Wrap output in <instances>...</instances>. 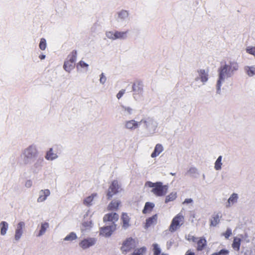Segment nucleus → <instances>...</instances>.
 <instances>
[{
	"label": "nucleus",
	"mask_w": 255,
	"mask_h": 255,
	"mask_svg": "<svg viewBox=\"0 0 255 255\" xmlns=\"http://www.w3.org/2000/svg\"><path fill=\"white\" fill-rule=\"evenodd\" d=\"M39 58L41 59V60H43L45 58V55H41L39 56Z\"/></svg>",
	"instance_id": "53"
},
{
	"label": "nucleus",
	"mask_w": 255,
	"mask_h": 255,
	"mask_svg": "<svg viewBox=\"0 0 255 255\" xmlns=\"http://www.w3.org/2000/svg\"><path fill=\"white\" fill-rule=\"evenodd\" d=\"M119 218V215L116 213H110L106 214L103 218V221L105 223L110 225H116L115 223L118 221Z\"/></svg>",
	"instance_id": "11"
},
{
	"label": "nucleus",
	"mask_w": 255,
	"mask_h": 255,
	"mask_svg": "<svg viewBox=\"0 0 255 255\" xmlns=\"http://www.w3.org/2000/svg\"><path fill=\"white\" fill-rule=\"evenodd\" d=\"M125 90H122L120 91L119 92L117 95V98L118 99H120V98H122V97L123 96V95L125 94Z\"/></svg>",
	"instance_id": "51"
},
{
	"label": "nucleus",
	"mask_w": 255,
	"mask_h": 255,
	"mask_svg": "<svg viewBox=\"0 0 255 255\" xmlns=\"http://www.w3.org/2000/svg\"><path fill=\"white\" fill-rule=\"evenodd\" d=\"M46 41L45 38H41L39 43V48L42 50H44L46 48Z\"/></svg>",
	"instance_id": "40"
},
{
	"label": "nucleus",
	"mask_w": 255,
	"mask_h": 255,
	"mask_svg": "<svg viewBox=\"0 0 255 255\" xmlns=\"http://www.w3.org/2000/svg\"><path fill=\"white\" fill-rule=\"evenodd\" d=\"M25 223L23 221H21L17 224L14 235V239L16 241H19L23 233V229L25 228Z\"/></svg>",
	"instance_id": "13"
},
{
	"label": "nucleus",
	"mask_w": 255,
	"mask_h": 255,
	"mask_svg": "<svg viewBox=\"0 0 255 255\" xmlns=\"http://www.w3.org/2000/svg\"><path fill=\"white\" fill-rule=\"evenodd\" d=\"M244 70L246 74L250 77H252L255 75V65L249 66H245Z\"/></svg>",
	"instance_id": "25"
},
{
	"label": "nucleus",
	"mask_w": 255,
	"mask_h": 255,
	"mask_svg": "<svg viewBox=\"0 0 255 255\" xmlns=\"http://www.w3.org/2000/svg\"><path fill=\"white\" fill-rule=\"evenodd\" d=\"M121 201L119 200H114L112 201L108 206V210L111 211H117L118 209Z\"/></svg>",
	"instance_id": "23"
},
{
	"label": "nucleus",
	"mask_w": 255,
	"mask_h": 255,
	"mask_svg": "<svg viewBox=\"0 0 255 255\" xmlns=\"http://www.w3.org/2000/svg\"><path fill=\"white\" fill-rule=\"evenodd\" d=\"M184 223V217L179 213L173 218L171 223L169 227V231L171 232H174L178 230Z\"/></svg>",
	"instance_id": "7"
},
{
	"label": "nucleus",
	"mask_w": 255,
	"mask_h": 255,
	"mask_svg": "<svg viewBox=\"0 0 255 255\" xmlns=\"http://www.w3.org/2000/svg\"><path fill=\"white\" fill-rule=\"evenodd\" d=\"M92 227V223L91 221H84L82 223L81 227V230L82 232L86 231L90 229Z\"/></svg>",
	"instance_id": "34"
},
{
	"label": "nucleus",
	"mask_w": 255,
	"mask_h": 255,
	"mask_svg": "<svg viewBox=\"0 0 255 255\" xmlns=\"http://www.w3.org/2000/svg\"><path fill=\"white\" fill-rule=\"evenodd\" d=\"M198 76L195 78V82H198L199 80H201L204 85L208 80V74L207 72L205 70L200 69L198 71Z\"/></svg>",
	"instance_id": "15"
},
{
	"label": "nucleus",
	"mask_w": 255,
	"mask_h": 255,
	"mask_svg": "<svg viewBox=\"0 0 255 255\" xmlns=\"http://www.w3.org/2000/svg\"><path fill=\"white\" fill-rule=\"evenodd\" d=\"M157 215H154L150 218L147 219L146 221V224L145 225V228H147L151 226L154 225L157 223Z\"/></svg>",
	"instance_id": "22"
},
{
	"label": "nucleus",
	"mask_w": 255,
	"mask_h": 255,
	"mask_svg": "<svg viewBox=\"0 0 255 255\" xmlns=\"http://www.w3.org/2000/svg\"><path fill=\"white\" fill-rule=\"evenodd\" d=\"M76 58V51L74 50L68 55L63 65V68L66 71L70 73L71 71L74 69Z\"/></svg>",
	"instance_id": "5"
},
{
	"label": "nucleus",
	"mask_w": 255,
	"mask_h": 255,
	"mask_svg": "<svg viewBox=\"0 0 255 255\" xmlns=\"http://www.w3.org/2000/svg\"><path fill=\"white\" fill-rule=\"evenodd\" d=\"M105 226L101 228L100 234L105 236L110 237L112 233L116 230V225H110L107 223H105Z\"/></svg>",
	"instance_id": "10"
},
{
	"label": "nucleus",
	"mask_w": 255,
	"mask_h": 255,
	"mask_svg": "<svg viewBox=\"0 0 255 255\" xmlns=\"http://www.w3.org/2000/svg\"><path fill=\"white\" fill-rule=\"evenodd\" d=\"M217 255H228L229 251L227 250H222L218 253H216Z\"/></svg>",
	"instance_id": "49"
},
{
	"label": "nucleus",
	"mask_w": 255,
	"mask_h": 255,
	"mask_svg": "<svg viewBox=\"0 0 255 255\" xmlns=\"http://www.w3.org/2000/svg\"><path fill=\"white\" fill-rule=\"evenodd\" d=\"M216 255V253H214V254H213V255Z\"/></svg>",
	"instance_id": "57"
},
{
	"label": "nucleus",
	"mask_w": 255,
	"mask_h": 255,
	"mask_svg": "<svg viewBox=\"0 0 255 255\" xmlns=\"http://www.w3.org/2000/svg\"><path fill=\"white\" fill-rule=\"evenodd\" d=\"M203 176V179H205V174H203V176Z\"/></svg>",
	"instance_id": "55"
},
{
	"label": "nucleus",
	"mask_w": 255,
	"mask_h": 255,
	"mask_svg": "<svg viewBox=\"0 0 255 255\" xmlns=\"http://www.w3.org/2000/svg\"><path fill=\"white\" fill-rule=\"evenodd\" d=\"M154 207V204L153 203L146 202L142 211L143 213L145 214L147 212H150Z\"/></svg>",
	"instance_id": "35"
},
{
	"label": "nucleus",
	"mask_w": 255,
	"mask_h": 255,
	"mask_svg": "<svg viewBox=\"0 0 255 255\" xmlns=\"http://www.w3.org/2000/svg\"><path fill=\"white\" fill-rule=\"evenodd\" d=\"M170 174H171L172 175H174L175 173H171Z\"/></svg>",
	"instance_id": "56"
},
{
	"label": "nucleus",
	"mask_w": 255,
	"mask_h": 255,
	"mask_svg": "<svg viewBox=\"0 0 255 255\" xmlns=\"http://www.w3.org/2000/svg\"><path fill=\"white\" fill-rule=\"evenodd\" d=\"M50 194V191L49 189L41 190L39 192V197L37 201L38 203L43 202L45 201Z\"/></svg>",
	"instance_id": "16"
},
{
	"label": "nucleus",
	"mask_w": 255,
	"mask_h": 255,
	"mask_svg": "<svg viewBox=\"0 0 255 255\" xmlns=\"http://www.w3.org/2000/svg\"><path fill=\"white\" fill-rule=\"evenodd\" d=\"M239 65L235 61H229L228 63H225L218 69V79L217 82L216 88L217 93L220 94L221 93V87L225 79L232 77L235 72L238 70Z\"/></svg>",
	"instance_id": "1"
},
{
	"label": "nucleus",
	"mask_w": 255,
	"mask_h": 255,
	"mask_svg": "<svg viewBox=\"0 0 255 255\" xmlns=\"http://www.w3.org/2000/svg\"><path fill=\"white\" fill-rule=\"evenodd\" d=\"M132 90L134 92L138 94H140L142 91V88L139 85H136L135 84H133L132 86Z\"/></svg>",
	"instance_id": "43"
},
{
	"label": "nucleus",
	"mask_w": 255,
	"mask_h": 255,
	"mask_svg": "<svg viewBox=\"0 0 255 255\" xmlns=\"http://www.w3.org/2000/svg\"><path fill=\"white\" fill-rule=\"evenodd\" d=\"M129 11L122 9L117 12L116 16V21L120 26L126 25L129 21Z\"/></svg>",
	"instance_id": "6"
},
{
	"label": "nucleus",
	"mask_w": 255,
	"mask_h": 255,
	"mask_svg": "<svg viewBox=\"0 0 255 255\" xmlns=\"http://www.w3.org/2000/svg\"><path fill=\"white\" fill-rule=\"evenodd\" d=\"M43 160L38 159L31 166V169L33 173H37L41 169L42 166Z\"/></svg>",
	"instance_id": "19"
},
{
	"label": "nucleus",
	"mask_w": 255,
	"mask_h": 255,
	"mask_svg": "<svg viewBox=\"0 0 255 255\" xmlns=\"http://www.w3.org/2000/svg\"><path fill=\"white\" fill-rule=\"evenodd\" d=\"M222 156L220 155L215 161L214 168L216 170H220L222 169Z\"/></svg>",
	"instance_id": "36"
},
{
	"label": "nucleus",
	"mask_w": 255,
	"mask_h": 255,
	"mask_svg": "<svg viewBox=\"0 0 255 255\" xmlns=\"http://www.w3.org/2000/svg\"><path fill=\"white\" fill-rule=\"evenodd\" d=\"M232 235V230L230 228H228L226 232L223 233L222 235L224 236L226 239H228L229 237Z\"/></svg>",
	"instance_id": "46"
},
{
	"label": "nucleus",
	"mask_w": 255,
	"mask_h": 255,
	"mask_svg": "<svg viewBox=\"0 0 255 255\" xmlns=\"http://www.w3.org/2000/svg\"><path fill=\"white\" fill-rule=\"evenodd\" d=\"M97 240L94 238H85L79 243V246L83 250H86L93 246L96 243Z\"/></svg>",
	"instance_id": "9"
},
{
	"label": "nucleus",
	"mask_w": 255,
	"mask_h": 255,
	"mask_svg": "<svg viewBox=\"0 0 255 255\" xmlns=\"http://www.w3.org/2000/svg\"><path fill=\"white\" fill-rule=\"evenodd\" d=\"M246 51L248 53L255 56V47H248L246 48Z\"/></svg>",
	"instance_id": "45"
},
{
	"label": "nucleus",
	"mask_w": 255,
	"mask_h": 255,
	"mask_svg": "<svg viewBox=\"0 0 255 255\" xmlns=\"http://www.w3.org/2000/svg\"><path fill=\"white\" fill-rule=\"evenodd\" d=\"M121 220L122 221V227L123 229L126 230L130 227V218L127 213H123Z\"/></svg>",
	"instance_id": "17"
},
{
	"label": "nucleus",
	"mask_w": 255,
	"mask_h": 255,
	"mask_svg": "<svg viewBox=\"0 0 255 255\" xmlns=\"http://www.w3.org/2000/svg\"><path fill=\"white\" fill-rule=\"evenodd\" d=\"M154 255H159L161 253V250L159 247L158 244H154L153 245Z\"/></svg>",
	"instance_id": "41"
},
{
	"label": "nucleus",
	"mask_w": 255,
	"mask_h": 255,
	"mask_svg": "<svg viewBox=\"0 0 255 255\" xmlns=\"http://www.w3.org/2000/svg\"><path fill=\"white\" fill-rule=\"evenodd\" d=\"M133 110L129 107L121 106V113L124 116H129L132 114Z\"/></svg>",
	"instance_id": "26"
},
{
	"label": "nucleus",
	"mask_w": 255,
	"mask_h": 255,
	"mask_svg": "<svg viewBox=\"0 0 255 255\" xmlns=\"http://www.w3.org/2000/svg\"><path fill=\"white\" fill-rule=\"evenodd\" d=\"M0 235L1 236H4L6 234V232L8 229V224L5 221H2L0 223Z\"/></svg>",
	"instance_id": "29"
},
{
	"label": "nucleus",
	"mask_w": 255,
	"mask_h": 255,
	"mask_svg": "<svg viewBox=\"0 0 255 255\" xmlns=\"http://www.w3.org/2000/svg\"><path fill=\"white\" fill-rule=\"evenodd\" d=\"M57 157V155L53 152L52 148H50V149L47 152L45 156V158L48 160H53Z\"/></svg>",
	"instance_id": "27"
},
{
	"label": "nucleus",
	"mask_w": 255,
	"mask_h": 255,
	"mask_svg": "<svg viewBox=\"0 0 255 255\" xmlns=\"http://www.w3.org/2000/svg\"><path fill=\"white\" fill-rule=\"evenodd\" d=\"M163 147L161 144L158 143L156 144L153 152L151 154L152 158H155L159 155L163 151Z\"/></svg>",
	"instance_id": "20"
},
{
	"label": "nucleus",
	"mask_w": 255,
	"mask_h": 255,
	"mask_svg": "<svg viewBox=\"0 0 255 255\" xmlns=\"http://www.w3.org/2000/svg\"><path fill=\"white\" fill-rule=\"evenodd\" d=\"M140 126V121L137 122L134 120L127 121L125 123V127L129 130H134Z\"/></svg>",
	"instance_id": "14"
},
{
	"label": "nucleus",
	"mask_w": 255,
	"mask_h": 255,
	"mask_svg": "<svg viewBox=\"0 0 255 255\" xmlns=\"http://www.w3.org/2000/svg\"><path fill=\"white\" fill-rule=\"evenodd\" d=\"M116 39H125L127 37V31H115Z\"/></svg>",
	"instance_id": "31"
},
{
	"label": "nucleus",
	"mask_w": 255,
	"mask_h": 255,
	"mask_svg": "<svg viewBox=\"0 0 255 255\" xmlns=\"http://www.w3.org/2000/svg\"><path fill=\"white\" fill-rule=\"evenodd\" d=\"M135 247V244L134 240L131 238H129L124 242L121 250L123 254H126L132 249H134Z\"/></svg>",
	"instance_id": "8"
},
{
	"label": "nucleus",
	"mask_w": 255,
	"mask_h": 255,
	"mask_svg": "<svg viewBox=\"0 0 255 255\" xmlns=\"http://www.w3.org/2000/svg\"><path fill=\"white\" fill-rule=\"evenodd\" d=\"M145 186L152 188L151 192L156 196L165 195L168 189V185H163L161 182L153 183L151 181H147L145 183Z\"/></svg>",
	"instance_id": "4"
},
{
	"label": "nucleus",
	"mask_w": 255,
	"mask_h": 255,
	"mask_svg": "<svg viewBox=\"0 0 255 255\" xmlns=\"http://www.w3.org/2000/svg\"><path fill=\"white\" fill-rule=\"evenodd\" d=\"M221 218V216L219 213L214 214L212 215L210 219V226L213 227L216 226L220 223Z\"/></svg>",
	"instance_id": "18"
},
{
	"label": "nucleus",
	"mask_w": 255,
	"mask_h": 255,
	"mask_svg": "<svg viewBox=\"0 0 255 255\" xmlns=\"http://www.w3.org/2000/svg\"><path fill=\"white\" fill-rule=\"evenodd\" d=\"M32 185V181L30 179L27 180L24 184V186L27 188H30Z\"/></svg>",
	"instance_id": "48"
},
{
	"label": "nucleus",
	"mask_w": 255,
	"mask_h": 255,
	"mask_svg": "<svg viewBox=\"0 0 255 255\" xmlns=\"http://www.w3.org/2000/svg\"><path fill=\"white\" fill-rule=\"evenodd\" d=\"M39 154L37 146L31 144L23 149L20 155V158L25 165L31 164Z\"/></svg>",
	"instance_id": "2"
},
{
	"label": "nucleus",
	"mask_w": 255,
	"mask_h": 255,
	"mask_svg": "<svg viewBox=\"0 0 255 255\" xmlns=\"http://www.w3.org/2000/svg\"><path fill=\"white\" fill-rule=\"evenodd\" d=\"M100 76V82L101 84L104 85L106 82L107 78L103 73H102Z\"/></svg>",
	"instance_id": "47"
},
{
	"label": "nucleus",
	"mask_w": 255,
	"mask_h": 255,
	"mask_svg": "<svg viewBox=\"0 0 255 255\" xmlns=\"http://www.w3.org/2000/svg\"><path fill=\"white\" fill-rule=\"evenodd\" d=\"M193 202V201L192 199L191 198H187L183 202L182 204H192Z\"/></svg>",
	"instance_id": "52"
},
{
	"label": "nucleus",
	"mask_w": 255,
	"mask_h": 255,
	"mask_svg": "<svg viewBox=\"0 0 255 255\" xmlns=\"http://www.w3.org/2000/svg\"><path fill=\"white\" fill-rule=\"evenodd\" d=\"M196 242L197 243V250L198 251H202L206 245V241L203 238H198Z\"/></svg>",
	"instance_id": "28"
},
{
	"label": "nucleus",
	"mask_w": 255,
	"mask_h": 255,
	"mask_svg": "<svg viewBox=\"0 0 255 255\" xmlns=\"http://www.w3.org/2000/svg\"><path fill=\"white\" fill-rule=\"evenodd\" d=\"M238 199V195L237 193H233L228 200L227 203L226 205L227 208H229L233 204L236 203Z\"/></svg>",
	"instance_id": "21"
},
{
	"label": "nucleus",
	"mask_w": 255,
	"mask_h": 255,
	"mask_svg": "<svg viewBox=\"0 0 255 255\" xmlns=\"http://www.w3.org/2000/svg\"><path fill=\"white\" fill-rule=\"evenodd\" d=\"M241 240L238 237H235L232 244V247L235 250L238 251L240 250Z\"/></svg>",
	"instance_id": "33"
},
{
	"label": "nucleus",
	"mask_w": 255,
	"mask_h": 255,
	"mask_svg": "<svg viewBox=\"0 0 255 255\" xmlns=\"http://www.w3.org/2000/svg\"><path fill=\"white\" fill-rule=\"evenodd\" d=\"M185 239L189 241H192V242H196V241L198 240V238H196L190 234H188L187 235H186L185 236Z\"/></svg>",
	"instance_id": "44"
},
{
	"label": "nucleus",
	"mask_w": 255,
	"mask_h": 255,
	"mask_svg": "<svg viewBox=\"0 0 255 255\" xmlns=\"http://www.w3.org/2000/svg\"><path fill=\"white\" fill-rule=\"evenodd\" d=\"M106 37L112 40H116L115 31H107L106 33Z\"/></svg>",
	"instance_id": "42"
},
{
	"label": "nucleus",
	"mask_w": 255,
	"mask_h": 255,
	"mask_svg": "<svg viewBox=\"0 0 255 255\" xmlns=\"http://www.w3.org/2000/svg\"><path fill=\"white\" fill-rule=\"evenodd\" d=\"M146 251V248L142 247L140 249L135 250L132 255H142L144 253H145Z\"/></svg>",
	"instance_id": "39"
},
{
	"label": "nucleus",
	"mask_w": 255,
	"mask_h": 255,
	"mask_svg": "<svg viewBox=\"0 0 255 255\" xmlns=\"http://www.w3.org/2000/svg\"><path fill=\"white\" fill-rule=\"evenodd\" d=\"M97 196V194H92L91 196L87 197L83 202L85 205L90 206L93 205L94 198Z\"/></svg>",
	"instance_id": "24"
},
{
	"label": "nucleus",
	"mask_w": 255,
	"mask_h": 255,
	"mask_svg": "<svg viewBox=\"0 0 255 255\" xmlns=\"http://www.w3.org/2000/svg\"><path fill=\"white\" fill-rule=\"evenodd\" d=\"M186 255H195L193 253L189 252V251H188L186 253Z\"/></svg>",
	"instance_id": "54"
},
{
	"label": "nucleus",
	"mask_w": 255,
	"mask_h": 255,
	"mask_svg": "<svg viewBox=\"0 0 255 255\" xmlns=\"http://www.w3.org/2000/svg\"><path fill=\"white\" fill-rule=\"evenodd\" d=\"M120 188V187L118 181L117 180L113 181L110 186L107 192V196L108 198L109 199L112 198L113 195L119 192Z\"/></svg>",
	"instance_id": "12"
},
{
	"label": "nucleus",
	"mask_w": 255,
	"mask_h": 255,
	"mask_svg": "<svg viewBox=\"0 0 255 255\" xmlns=\"http://www.w3.org/2000/svg\"><path fill=\"white\" fill-rule=\"evenodd\" d=\"M78 66H79L82 68H84V67L87 68V67H88L89 65L87 63L84 62L83 61L81 60L78 63Z\"/></svg>",
	"instance_id": "50"
},
{
	"label": "nucleus",
	"mask_w": 255,
	"mask_h": 255,
	"mask_svg": "<svg viewBox=\"0 0 255 255\" xmlns=\"http://www.w3.org/2000/svg\"><path fill=\"white\" fill-rule=\"evenodd\" d=\"M177 197V193L176 192H172L169 195L167 196L165 198V203H168L174 200Z\"/></svg>",
	"instance_id": "37"
},
{
	"label": "nucleus",
	"mask_w": 255,
	"mask_h": 255,
	"mask_svg": "<svg viewBox=\"0 0 255 255\" xmlns=\"http://www.w3.org/2000/svg\"><path fill=\"white\" fill-rule=\"evenodd\" d=\"M49 223L47 222H44V223H41L40 230L38 233V236L40 237V236L43 235L45 233L47 229L49 228Z\"/></svg>",
	"instance_id": "30"
},
{
	"label": "nucleus",
	"mask_w": 255,
	"mask_h": 255,
	"mask_svg": "<svg viewBox=\"0 0 255 255\" xmlns=\"http://www.w3.org/2000/svg\"><path fill=\"white\" fill-rule=\"evenodd\" d=\"M187 174H189L192 177L196 178L199 174V172L196 167H192L189 169Z\"/></svg>",
	"instance_id": "32"
},
{
	"label": "nucleus",
	"mask_w": 255,
	"mask_h": 255,
	"mask_svg": "<svg viewBox=\"0 0 255 255\" xmlns=\"http://www.w3.org/2000/svg\"><path fill=\"white\" fill-rule=\"evenodd\" d=\"M76 239H77L76 234L74 232H71L64 239V240L65 241H72Z\"/></svg>",
	"instance_id": "38"
},
{
	"label": "nucleus",
	"mask_w": 255,
	"mask_h": 255,
	"mask_svg": "<svg viewBox=\"0 0 255 255\" xmlns=\"http://www.w3.org/2000/svg\"><path fill=\"white\" fill-rule=\"evenodd\" d=\"M142 125V129L146 136L153 135L156 132L158 126L157 120L152 117L143 118L140 121V126Z\"/></svg>",
	"instance_id": "3"
}]
</instances>
